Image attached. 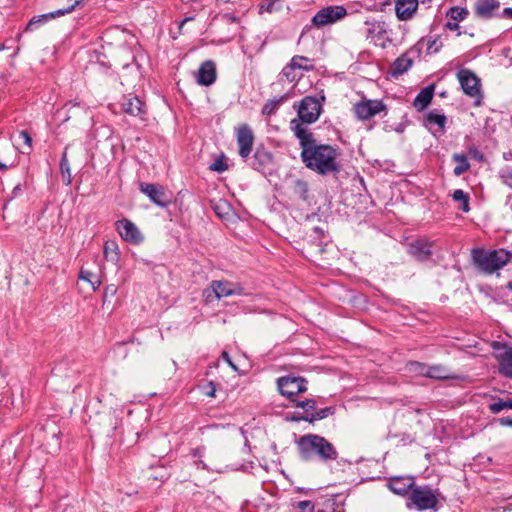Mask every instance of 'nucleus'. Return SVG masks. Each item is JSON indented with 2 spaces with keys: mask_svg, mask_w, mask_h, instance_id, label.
Instances as JSON below:
<instances>
[{
  "mask_svg": "<svg viewBox=\"0 0 512 512\" xmlns=\"http://www.w3.org/2000/svg\"><path fill=\"white\" fill-rule=\"evenodd\" d=\"M294 135L301 147V160L305 166L321 175L339 170L336 148L327 144H317L313 134H307L299 124H294Z\"/></svg>",
  "mask_w": 512,
  "mask_h": 512,
  "instance_id": "1",
  "label": "nucleus"
},
{
  "mask_svg": "<svg viewBox=\"0 0 512 512\" xmlns=\"http://www.w3.org/2000/svg\"><path fill=\"white\" fill-rule=\"evenodd\" d=\"M299 456L304 461L318 458L322 462L336 460L338 452L326 438L317 434H306L296 441Z\"/></svg>",
  "mask_w": 512,
  "mask_h": 512,
  "instance_id": "2",
  "label": "nucleus"
},
{
  "mask_svg": "<svg viewBox=\"0 0 512 512\" xmlns=\"http://www.w3.org/2000/svg\"><path fill=\"white\" fill-rule=\"evenodd\" d=\"M322 112V105L316 97L306 96L297 105V118L290 121V130L294 133V124H299L307 134H312L308 125L315 123Z\"/></svg>",
  "mask_w": 512,
  "mask_h": 512,
  "instance_id": "3",
  "label": "nucleus"
},
{
  "mask_svg": "<svg viewBox=\"0 0 512 512\" xmlns=\"http://www.w3.org/2000/svg\"><path fill=\"white\" fill-rule=\"evenodd\" d=\"M440 493L428 485L417 486L411 490L407 506L414 507L418 511H437L439 507Z\"/></svg>",
  "mask_w": 512,
  "mask_h": 512,
  "instance_id": "4",
  "label": "nucleus"
},
{
  "mask_svg": "<svg viewBox=\"0 0 512 512\" xmlns=\"http://www.w3.org/2000/svg\"><path fill=\"white\" fill-rule=\"evenodd\" d=\"M510 257V253L504 249L493 251L473 249L472 251L474 263L487 273H492L505 266L509 262Z\"/></svg>",
  "mask_w": 512,
  "mask_h": 512,
  "instance_id": "5",
  "label": "nucleus"
},
{
  "mask_svg": "<svg viewBox=\"0 0 512 512\" xmlns=\"http://www.w3.org/2000/svg\"><path fill=\"white\" fill-rule=\"evenodd\" d=\"M457 79L463 93L474 100L475 106H480L483 99L480 78L469 69H460L457 73Z\"/></svg>",
  "mask_w": 512,
  "mask_h": 512,
  "instance_id": "6",
  "label": "nucleus"
},
{
  "mask_svg": "<svg viewBox=\"0 0 512 512\" xmlns=\"http://www.w3.org/2000/svg\"><path fill=\"white\" fill-rule=\"evenodd\" d=\"M243 294L244 289L240 285L221 280L212 281L210 287L203 292L207 302H212L214 298L221 299L223 297Z\"/></svg>",
  "mask_w": 512,
  "mask_h": 512,
  "instance_id": "7",
  "label": "nucleus"
},
{
  "mask_svg": "<svg viewBox=\"0 0 512 512\" xmlns=\"http://www.w3.org/2000/svg\"><path fill=\"white\" fill-rule=\"evenodd\" d=\"M277 387L283 396H286L293 402L295 401L294 397L307 390L306 380L295 376L280 377L277 380Z\"/></svg>",
  "mask_w": 512,
  "mask_h": 512,
  "instance_id": "8",
  "label": "nucleus"
},
{
  "mask_svg": "<svg viewBox=\"0 0 512 512\" xmlns=\"http://www.w3.org/2000/svg\"><path fill=\"white\" fill-rule=\"evenodd\" d=\"M346 14L347 11L343 6H328L314 15L312 23L317 27H322L342 19Z\"/></svg>",
  "mask_w": 512,
  "mask_h": 512,
  "instance_id": "9",
  "label": "nucleus"
},
{
  "mask_svg": "<svg viewBox=\"0 0 512 512\" xmlns=\"http://www.w3.org/2000/svg\"><path fill=\"white\" fill-rule=\"evenodd\" d=\"M385 109V104L380 100H364L353 106L354 113L360 120H369Z\"/></svg>",
  "mask_w": 512,
  "mask_h": 512,
  "instance_id": "10",
  "label": "nucleus"
},
{
  "mask_svg": "<svg viewBox=\"0 0 512 512\" xmlns=\"http://www.w3.org/2000/svg\"><path fill=\"white\" fill-rule=\"evenodd\" d=\"M254 135L251 128L247 124H243L237 129V144L239 147V155L244 161H248L252 151Z\"/></svg>",
  "mask_w": 512,
  "mask_h": 512,
  "instance_id": "11",
  "label": "nucleus"
},
{
  "mask_svg": "<svg viewBox=\"0 0 512 512\" xmlns=\"http://www.w3.org/2000/svg\"><path fill=\"white\" fill-rule=\"evenodd\" d=\"M248 164L254 170L266 173L273 163V154L264 147H258L254 155L248 159Z\"/></svg>",
  "mask_w": 512,
  "mask_h": 512,
  "instance_id": "12",
  "label": "nucleus"
},
{
  "mask_svg": "<svg viewBox=\"0 0 512 512\" xmlns=\"http://www.w3.org/2000/svg\"><path fill=\"white\" fill-rule=\"evenodd\" d=\"M140 190L147 195L149 199L160 207H165L170 203V198L162 186L149 183H141Z\"/></svg>",
  "mask_w": 512,
  "mask_h": 512,
  "instance_id": "13",
  "label": "nucleus"
},
{
  "mask_svg": "<svg viewBox=\"0 0 512 512\" xmlns=\"http://www.w3.org/2000/svg\"><path fill=\"white\" fill-rule=\"evenodd\" d=\"M116 229L123 240L138 244L142 241L143 237L134 223L128 219H122L116 222Z\"/></svg>",
  "mask_w": 512,
  "mask_h": 512,
  "instance_id": "14",
  "label": "nucleus"
},
{
  "mask_svg": "<svg viewBox=\"0 0 512 512\" xmlns=\"http://www.w3.org/2000/svg\"><path fill=\"white\" fill-rule=\"evenodd\" d=\"M121 106L126 114L138 117L142 121L145 120L146 105L137 96L128 95L124 97Z\"/></svg>",
  "mask_w": 512,
  "mask_h": 512,
  "instance_id": "15",
  "label": "nucleus"
},
{
  "mask_svg": "<svg viewBox=\"0 0 512 512\" xmlns=\"http://www.w3.org/2000/svg\"><path fill=\"white\" fill-rule=\"evenodd\" d=\"M388 487L393 493L404 496L415 487V481L411 476L392 477L389 479Z\"/></svg>",
  "mask_w": 512,
  "mask_h": 512,
  "instance_id": "16",
  "label": "nucleus"
},
{
  "mask_svg": "<svg viewBox=\"0 0 512 512\" xmlns=\"http://www.w3.org/2000/svg\"><path fill=\"white\" fill-rule=\"evenodd\" d=\"M432 243L425 239H419L409 244L408 253L418 261H425L432 255Z\"/></svg>",
  "mask_w": 512,
  "mask_h": 512,
  "instance_id": "17",
  "label": "nucleus"
},
{
  "mask_svg": "<svg viewBox=\"0 0 512 512\" xmlns=\"http://www.w3.org/2000/svg\"><path fill=\"white\" fill-rule=\"evenodd\" d=\"M216 80V67L213 61L203 62L197 73V83L202 86H210Z\"/></svg>",
  "mask_w": 512,
  "mask_h": 512,
  "instance_id": "18",
  "label": "nucleus"
},
{
  "mask_svg": "<svg viewBox=\"0 0 512 512\" xmlns=\"http://www.w3.org/2000/svg\"><path fill=\"white\" fill-rule=\"evenodd\" d=\"M500 7L499 0H476L475 14L484 19L491 18L494 11Z\"/></svg>",
  "mask_w": 512,
  "mask_h": 512,
  "instance_id": "19",
  "label": "nucleus"
},
{
  "mask_svg": "<svg viewBox=\"0 0 512 512\" xmlns=\"http://www.w3.org/2000/svg\"><path fill=\"white\" fill-rule=\"evenodd\" d=\"M418 0H397L395 4L396 15L400 20H408L416 12Z\"/></svg>",
  "mask_w": 512,
  "mask_h": 512,
  "instance_id": "20",
  "label": "nucleus"
},
{
  "mask_svg": "<svg viewBox=\"0 0 512 512\" xmlns=\"http://www.w3.org/2000/svg\"><path fill=\"white\" fill-rule=\"evenodd\" d=\"M17 149L14 145L7 143L0 148V170H7L16 164Z\"/></svg>",
  "mask_w": 512,
  "mask_h": 512,
  "instance_id": "21",
  "label": "nucleus"
},
{
  "mask_svg": "<svg viewBox=\"0 0 512 512\" xmlns=\"http://www.w3.org/2000/svg\"><path fill=\"white\" fill-rule=\"evenodd\" d=\"M412 52V50H409L403 53L393 62L391 67L392 76L397 77L399 75H402L412 67L413 58L410 56Z\"/></svg>",
  "mask_w": 512,
  "mask_h": 512,
  "instance_id": "22",
  "label": "nucleus"
},
{
  "mask_svg": "<svg viewBox=\"0 0 512 512\" xmlns=\"http://www.w3.org/2000/svg\"><path fill=\"white\" fill-rule=\"evenodd\" d=\"M366 37L372 42L381 39L387 32L386 24L382 21H366Z\"/></svg>",
  "mask_w": 512,
  "mask_h": 512,
  "instance_id": "23",
  "label": "nucleus"
},
{
  "mask_svg": "<svg viewBox=\"0 0 512 512\" xmlns=\"http://www.w3.org/2000/svg\"><path fill=\"white\" fill-rule=\"evenodd\" d=\"M499 371L506 377L512 378V347L497 355Z\"/></svg>",
  "mask_w": 512,
  "mask_h": 512,
  "instance_id": "24",
  "label": "nucleus"
},
{
  "mask_svg": "<svg viewBox=\"0 0 512 512\" xmlns=\"http://www.w3.org/2000/svg\"><path fill=\"white\" fill-rule=\"evenodd\" d=\"M434 94V88L432 86L422 89L416 98L414 99L413 105L418 111L424 110L431 102Z\"/></svg>",
  "mask_w": 512,
  "mask_h": 512,
  "instance_id": "25",
  "label": "nucleus"
},
{
  "mask_svg": "<svg viewBox=\"0 0 512 512\" xmlns=\"http://www.w3.org/2000/svg\"><path fill=\"white\" fill-rule=\"evenodd\" d=\"M63 9H59V10H56L54 12H50V13H47V14H43V15H39V16H36V17H33L27 24L26 26V30L27 31H30V30H33L34 27L38 24H42V23H45L46 21H48L49 19H53V18H56V17H60V16H64L66 15L65 13H60L62 12Z\"/></svg>",
  "mask_w": 512,
  "mask_h": 512,
  "instance_id": "26",
  "label": "nucleus"
},
{
  "mask_svg": "<svg viewBox=\"0 0 512 512\" xmlns=\"http://www.w3.org/2000/svg\"><path fill=\"white\" fill-rule=\"evenodd\" d=\"M426 125H437L441 131L444 130L447 118L444 114H440L437 111H430L425 117Z\"/></svg>",
  "mask_w": 512,
  "mask_h": 512,
  "instance_id": "27",
  "label": "nucleus"
},
{
  "mask_svg": "<svg viewBox=\"0 0 512 512\" xmlns=\"http://www.w3.org/2000/svg\"><path fill=\"white\" fill-rule=\"evenodd\" d=\"M292 192L294 195L298 196L300 199L306 201L308 198V183L302 179H296L292 182L291 186Z\"/></svg>",
  "mask_w": 512,
  "mask_h": 512,
  "instance_id": "28",
  "label": "nucleus"
},
{
  "mask_svg": "<svg viewBox=\"0 0 512 512\" xmlns=\"http://www.w3.org/2000/svg\"><path fill=\"white\" fill-rule=\"evenodd\" d=\"M454 162L457 163L453 172L456 176H460L470 168L467 157L464 154H454L452 156Z\"/></svg>",
  "mask_w": 512,
  "mask_h": 512,
  "instance_id": "29",
  "label": "nucleus"
},
{
  "mask_svg": "<svg viewBox=\"0 0 512 512\" xmlns=\"http://www.w3.org/2000/svg\"><path fill=\"white\" fill-rule=\"evenodd\" d=\"M79 279L89 282L94 291L102 284V280L99 276L84 268L80 270Z\"/></svg>",
  "mask_w": 512,
  "mask_h": 512,
  "instance_id": "30",
  "label": "nucleus"
},
{
  "mask_svg": "<svg viewBox=\"0 0 512 512\" xmlns=\"http://www.w3.org/2000/svg\"><path fill=\"white\" fill-rule=\"evenodd\" d=\"M333 413H334V410L332 407H326V408L315 411L310 416L297 418L296 420L302 419V420L309 421V422L313 423L314 421L324 419V418L328 417L329 415H332Z\"/></svg>",
  "mask_w": 512,
  "mask_h": 512,
  "instance_id": "31",
  "label": "nucleus"
},
{
  "mask_svg": "<svg viewBox=\"0 0 512 512\" xmlns=\"http://www.w3.org/2000/svg\"><path fill=\"white\" fill-rule=\"evenodd\" d=\"M117 250H118V246L115 242H113V241L105 242L103 253H104V257L106 258V260L112 261V262L117 261L118 260Z\"/></svg>",
  "mask_w": 512,
  "mask_h": 512,
  "instance_id": "32",
  "label": "nucleus"
},
{
  "mask_svg": "<svg viewBox=\"0 0 512 512\" xmlns=\"http://www.w3.org/2000/svg\"><path fill=\"white\" fill-rule=\"evenodd\" d=\"M309 62V59L307 57H304V56H300V55H296L294 56L290 63L291 65L296 68L298 71H310L313 69V66L312 65H308L307 63Z\"/></svg>",
  "mask_w": 512,
  "mask_h": 512,
  "instance_id": "33",
  "label": "nucleus"
},
{
  "mask_svg": "<svg viewBox=\"0 0 512 512\" xmlns=\"http://www.w3.org/2000/svg\"><path fill=\"white\" fill-rule=\"evenodd\" d=\"M282 76L289 82H294L302 77V73L288 63L282 70Z\"/></svg>",
  "mask_w": 512,
  "mask_h": 512,
  "instance_id": "34",
  "label": "nucleus"
},
{
  "mask_svg": "<svg viewBox=\"0 0 512 512\" xmlns=\"http://www.w3.org/2000/svg\"><path fill=\"white\" fill-rule=\"evenodd\" d=\"M426 377L433 379H445L447 378V371L440 365L428 366Z\"/></svg>",
  "mask_w": 512,
  "mask_h": 512,
  "instance_id": "35",
  "label": "nucleus"
},
{
  "mask_svg": "<svg viewBox=\"0 0 512 512\" xmlns=\"http://www.w3.org/2000/svg\"><path fill=\"white\" fill-rule=\"evenodd\" d=\"M452 197H453L454 201L461 202V204H462L461 209L464 212L469 211V195L467 193H465L461 189H457L453 192Z\"/></svg>",
  "mask_w": 512,
  "mask_h": 512,
  "instance_id": "36",
  "label": "nucleus"
},
{
  "mask_svg": "<svg viewBox=\"0 0 512 512\" xmlns=\"http://www.w3.org/2000/svg\"><path fill=\"white\" fill-rule=\"evenodd\" d=\"M421 42L426 43L427 52L429 54L437 53L442 47V42L439 37H428L427 39H423Z\"/></svg>",
  "mask_w": 512,
  "mask_h": 512,
  "instance_id": "37",
  "label": "nucleus"
},
{
  "mask_svg": "<svg viewBox=\"0 0 512 512\" xmlns=\"http://www.w3.org/2000/svg\"><path fill=\"white\" fill-rule=\"evenodd\" d=\"M60 170L63 175V177L66 180V184L69 185L71 183V171H70V165L67 159V153L64 151L61 161H60Z\"/></svg>",
  "mask_w": 512,
  "mask_h": 512,
  "instance_id": "38",
  "label": "nucleus"
},
{
  "mask_svg": "<svg viewBox=\"0 0 512 512\" xmlns=\"http://www.w3.org/2000/svg\"><path fill=\"white\" fill-rule=\"evenodd\" d=\"M454 21H462L468 15V10L458 6L450 8L447 14Z\"/></svg>",
  "mask_w": 512,
  "mask_h": 512,
  "instance_id": "39",
  "label": "nucleus"
},
{
  "mask_svg": "<svg viewBox=\"0 0 512 512\" xmlns=\"http://www.w3.org/2000/svg\"><path fill=\"white\" fill-rule=\"evenodd\" d=\"M280 106V100H270L262 108L263 115H272L274 114Z\"/></svg>",
  "mask_w": 512,
  "mask_h": 512,
  "instance_id": "40",
  "label": "nucleus"
},
{
  "mask_svg": "<svg viewBox=\"0 0 512 512\" xmlns=\"http://www.w3.org/2000/svg\"><path fill=\"white\" fill-rule=\"evenodd\" d=\"M316 405H317V402L314 399H306L303 401H297L295 404L296 407L301 408L306 412L315 410Z\"/></svg>",
  "mask_w": 512,
  "mask_h": 512,
  "instance_id": "41",
  "label": "nucleus"
},
{
  "mask_svg": "<svg viewBox=\"0 0 512 512\" xmlns=\"http://www.w3.org/2000/svg\"><path fill=\"white\" fill-rule=\"evenodd\" d=\"M500 178L502 182L512 189V169L507 167L501 170Z\"/></svg>",
  "mask_w": 512,
  "mask_h": 512,
  "instance_id": "42",
  "label": "nucleus"
},
{
  "mask_svg": "<svg viewBox=\"0 0 512 512\" xmlns=\"http://www.w3.org/2000/svg\"><path fill=\"white\" fill-rule=\"evenodd\" d=\"M410 371L426 377L428 366L419 362L410 363Z\"/></svg>",
  "mask_w": 512,
  "mask_h": 512,
  "instance_id": "43",
  "label": "nucleus"
},
{
  "mask_svg": "<svg viewBox=\"0 0 512 512\" xmlns=\"http://www.w3.org/2000/svg\"><path fill=\"white\" fill-rule=\"evenodd\" d=\"M209 168L211 171L221 173V172L226 171L228 166L223 159L219 158L215 162H213Z\"/></svg>",
  "mask_w": 512,
  "mask_h": 512,
  "instance_id": "44",
  "label": "nucleus"
},
{
  "mask_svg": "<svg viewBox=\"0 0 512 512\" xmlns=\"http://www.w3.org/2000/svg\"><path fill=\"white\" fill-rule=\"evenodd\" d=\"M297 507L300 510V512H313L314 511V504L308 500L298 502Z\"/></svg>",
  "mask_w": 512,
  "mask_h": 512,
  "instance_id": "45",
  "label": "nucleus"
},
{
  "mask_svg": "<svg viewBox=\"0 0 512 512\" xmlns=\"http://www.w3.org/2000/svg\"><path fill=\"white\" fill-rule=\"evenodd\" d=\"M229 209V205L226 201H219L217 204H215L214 206V211L216 212V214H218L220 217H224V212L225 210H228Z\"/></svg>",
  "mask_w": 512,
  "mask_h": 512,
  "instance_id": "46",
  "label": "nucleus"
},
{
  "mask_svg": "<svg viewBox=\"0 0 512 512\" xmlns=\"http://www.w3.org/2000/svg\"><path fill=\"white\" fill-rule=\"evenodd\" d=\"M118 291V288L115 284H109L104 289V300L107 297H114Z\"/></svg>",
  "mask_w": 512,
  "mask_h": 512,
  "instance_id": "47",
  "label": "nucleus"
},
{
  "mask_svg": "<svg viewBox=\"0 0 512 512\" xmlns=\"http://www.w3.org/2000/svg\"><path fill=\"white\" fill-rule=\"evenodd\" d=\"M490 411L494 414L500 413L503 409H506L505 401H498L490 405Z\"/></svg>",
  "mask_w": 512,
  "mask_h": 512,
  "instance_id": "48",
  "label": "nucleus"
},
{
  "mask_svg": "<svg viewBox=\"0 0 512 512\" xmlns=\"http://www.w3.org/2000/svg\"><path fill=\"white\" fill-rule=\"evenodd\" d=\"M19 137L23 140L25 145H27L28 149L30 150L32 147V138L28 134L27 131L23 130L19 133Z\"/></svg>",
  "mask_w": 512,
  "mask_h": 512,
  "instance_id": "49",
  "label": "nucleus"
},
{
  "mask_svg": "<svg viewBox=\"0 0 512 512\" xmlns=\"http://www.w3.org/2000/svg\"><path fill=\"white\" fill-rule=\"evenodd\" d=\"M222 358L228 363L230 367H232L235 371L237 370V367L234 365V363L231 361L229 354L226 351L222 352Z\"/></svg>",
  "mask_w": 512,
  "mask_h": 512,
  "instance_id": "50",
  "label": "nucleus"
},
{
  "mask_svg": "<svg viewBox=\"0 0 512 512\" xmlns=\"http://www.w3.org/2000/svg\"><path fill=\"white\" fill-rule=\"evenodd\" d=\"M498 421L502 426L512 427V417H502Z\"/></svg>",
  "mask_w": 512,
  "mask_h": 512,
  "instance_id": "51",
  "label": "nucleus"
},
{
  "mask_svg": "<svg viewBox=\"0 0 512 512\" xmlns=\"http://www.w3.org/2000/svg\"><path fill=\"white\" fill-rule=\"evenodd\" d=\"M209 390L206 392V395L209 397H215L216 389L213 382H209L208 384Z\"/></svg>",
  "mask_w": 512,
  "mask_h": 512,
  "instance_id": "52",
  "label": "nucleus"
},
{
  "mask_svg": "<svg viewBox=\"0 0 512 512\" xmlns=\"http://www.w3.org/2000/svg\"><path fill=\"white\" fill-rule=\"evenodd\" d=\"M446 27L449 30H458L459 29V25L456 21L455 22H451V21L447 22Z\"/></svg>",
  "mask_w": 512,
  "mask_h": 512,
  "instance_id": "53",
  "label": "nucleus"
},
{
  "mask_svg": "<svg viewBox=\"0 0 512 512\" xmlns=\"http://www.w3.org/2000/svg\"><path fill=\"white\" fill-rule=\"evenodd\" d=\"M502 13L504 17L512 18V7L505 8Z\"/></svg>",
  "mask_w": 512,
  "mask_h": 512,
  "instance_id": "54",
  "label": "nucleus"
},
{
  "mask_svg": "<svg viewBox=\"0 0 512 512\" xmlns=\"http://www.w3.org/2000/svg\"><path fill=\"white\" fill-rule=\"evenodd\" d=\"M506 409H512V399L505 401Z\"/></svg>",
  "mask_w": 512,
  "mask_h": 512,
  "instance_id": "55",
  "label": "nucleus"
},
{
  "mask_svg": "<svg viewBox=\"0 0 512 512\" xmlns=\"http://www.w3.org/2000/svg\"><path fill=\"white\" fill-rule=\"evenodd\" d=\"M190 20H192V18H191V17L185 18V19L180 23L179 28L181 29V28L183 27V25H184L187 21H190Z\"/></svg>",
  "mask_w": 512,
  "mask_h": 512,
  "instance_id": "56",
  "label": "nucleus"
},
{
  "mask_svg": "<svg viewBox=\"0 0 512 512\" xmlns=\"http://www.w3.org/2000/svg\"><path fill=\"white\" fill-rule=\"evenodd\" d=\"M21 190L20 185L15 186L13 193L17 195V193Z\"/></svg>",
  "mask_w": 512,
  "mask_h": 512,
  "instance_id": "57",
  "label": "nucleus"
},
{
  "mask_svg": "<svg viewBox=\"0 0 512 512\" xmlns=\"http://www.w3.org/2000/svg\"><path fill=\"white\" fill-rule=\"evenodd\" d=\"M508 287L512 291V282L509 283Z\"/></svg>",
  "mask_w": 512,
  "mask_h": 512,
  "instance_id": "58",
  "label": "nucleus"
},
{
  "mask_svg": "<svg viewBox=\"0 0 512 512\" xmlns=\"http://www.w3.org/2000/svg\"><path fill=\"white\" fill-rule=\"evenodd\" d=\"M4 49V45H0V51Z\"/></svg>",
  "mask_w": 512,
  "mask_h": 512,
  "instance_id": "59",
  "label": "nucleus"
}]
</instances>
